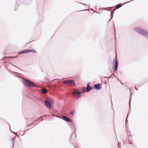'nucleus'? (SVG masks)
<instances>
[{
  "mask_svg": "<svg viewBox=\"0 0 148 148\" xmlns=\"http://www.w3.org/2000/svg\"><path fill=\"white\" fill-rule=\"evenodd\" d=\"M52 116H56V117L59 118L60 119H61V118H60V117L59 116H58V115H53Z\"/></svg>",
  "mask_w": 148,
  "mask_h": 148,
  "instance_id": "a878e982",
  "label": "nucleus"
},
{
  "mask_svg": "<svg viewBox=\"0 0 148 148\" xmlns=\"http://www.w3.org/2000/svg\"><path fill=\"white\" fill-rule=\"evenodd\" d=\"M116 9H115L114 8H113L112 10L113 12H114V11L116 10Z\"/></svg>",
  "mask_w": 148,
  "mask_h": 148,
  "instance_id": "f704fd0d",
  "label": "nucleus"
},
{
  "mask_svg": "<svg viewBox=\"0 0 148 148\" xmlns=\"http://www.w3.org/2000/svg\"><path fill=\"white\" fill-rule=\"evenodd\" d=\"M120 82H121V84L122 85H123V83H122V82L121 81Z\"/></svg>",
  "mask_w": 148,
  "mask_h": 148,
  "instance_id": "58836bf2",
  "label": "nucleus"
},
{
  "mask_svg": "<svg viewBox=\"0 0 148 148\" xmlns=\"http://www.w3.org/2000/svg\"><path fill=\"white\" fill-rule=\"evenodd\" d=\"M14 144H13V146L12 148H13L14 147Z\"/></svg>",
  "mask_w": 148,
  "mask_h": 148,
  "instance_id": "8fccbe9b",
  "label": "nucleus"
},
{
  "mask_svg": "<svg viewBox=\"0 0 148 148\" xmlns=\"http://www.w3.org/2000/svg\"><path fill=\"white\" fill-rule=\"evenodd\" d=\"M33 125V123H32L29 124L27 125L26 126V127H28L30 126H32Z\"/></svg>",
  "mask_w": 148,
  "mask_h": 148,
  "instance_id": "5701e85b",
  "label": "nucleus"
},
{
  "mask_svg": "<svg viewBox=\"0 0 148 148\" xmlns=\"http://www.w3.org/2000/svg\"><path fill=\"white\" fill-rule=\"evenodd\" d=\"M78 3H79V4H82V5H86V4L84 3H80V2H78Z\"/></svg>",
  "mask_w": 148,
  "mask_h": 148,
  "instance_id": "2f4dec72",
  "label": "nucleus"
},
{
  "mask_svg": "<svg viewBox=\"0 0 148 148\" xmlns=\"http://www.w3.org/2000/svg\"><path fill=\"white\" fill-rule=\"evenodd\" d=\"M71 144L73 145V147H74V148H76V146H75V145H74V144H73V143H71Z\"/></svg>",
  "mask_w": 148,
  "mask_h": 148,
  "instance_id": "473e14b6",
  "label": "nucleus"
},
{
  "mask_svg": "<svg viewBox=\"0 0 148 148\" xmlns=\"http://www.w3.org/2000/svg\"><path fill=\"white\" fill-rule=\"evenodd\" d=\"M95 12L97 14H99L100 13L99 12Z\"/></svg>",
  "mask_w": 148,
  "mask_h": 148,
  "instance_id": "c03bdc74",
  "label": "nucleus"
},
{
  "mask_svg": "<svg viewBox=\"0 0 148 148\" xmlns=\"http://www.w3.org/2000/svg\"><path fill=\"white\" fill-rule=\"evenodd\" d=\"M47 90L45 89H43L42 90V92L44 93H45L47 92Z\"/></svg>",
  "mask_w": 148,
  "mask_h": 148,
  "instance_id": "4be33fe9",
  "label": "nucleus"
},
{
  "mask_svg": "<svg viewBox=\"0 0 148 148\" xmlns=\"http://www.w3.org/2000/svg\"><path fill=\"white\" fill-rule=\"evenodd\" d=\"M135 89L136 90H138V88H137V87H135Z\"/></svg>",
  "mask_w": 148,
  "mask_h": 148,
  "instance_id": "ea45409f",
  "label": "nucleus"
},
{
  "mask_svg": "<svg viewBox=\"0 0 148 148\" xmlns=\"http://www.w3.org/2000/svg\"><path fill=\"white\" fill-rule=\"evenodd\" d=\"M74 113H75V111H74V110H73L72 112H71L70 114L72 116H73L74 115Z\"/></svg>",
  "mask_w": 148,
  "mask_h": 148,
  "instance_id": "b1692460",
  "label": "nucleus"
},
{
  "mask_svg": "<svg viewBox=\"0 0 148 148\" xmlns=\"http://www.w3.org/2000/svg\"><path fill=\"white\" fill-rule=\"evenodd\" d=\"M123 5H122L121 3H119V4H117L116 5V9H117L120 8Z\"/></svg>",
  "mask_w": 148,
  "mask_h": 148,
  "instance_id": "f8f14e48",
  "label": "nucleus"
},
{
  "mask_svg": "<svg viewBox=\"0 0 148 148\" xmlns=\"http://www.w3.org/2000/svg\"><path fill=\"white\" fill-rule=\"evenodd\" d=\"M89 11V10H88V9H84V10H80L79 11Z\"/></svg>",
  "mask_w": 148,
  "mask_h": 148,
  "instance_id": "c85d7f7f",
  "label": "nucleus"
},
{
  "mask_svg": "<svg viewBox=\"0 0 148 148\" xmlns=\"http://www.w3.org/2000/svg\"><path fill=\"white\" fill-rule=\"evenodd\" d=\"M63 117L64 118L62 119L61 118V119H62L66 121V122H69V121H71L72 120V119H70L69 118H68V117H67L65 116H63Z\"/></svg>",
  "mask_w": 148,
  "mask_h": 148,
  "instance_id": "1a4fd4ad",
  "label": "nucleus"
},
{
  "mask_svg": "<svg viewBox=\"0 0 148 148\" xmlns=\"http://www.w3.org/2000/svg\"><path fill=\"white\" fill-rule=\"evenodd\" d=\"M104 78H107L108 79H109L110 78H113V77H112L111 76H110L108 77L105 76V77H104Z\"/></svg>",
  "mask_w": 148,
  "mask_h": 148,
  "instance_id": "412c9836",
  "label": "nucleus"
},
{
  "mask_svg": "<svg viewBox=\"0 0 148 148\" xmlns=\"http://www.w3.org/2000/svg\"><path fill=\"white\" fill-rule=\"evenodd\" d=\"M73 120L72 119L71 121H69L68 123L71 129L73 134H74L75 131V128L73 124Z\"/></svg>",
  "mask_w": 148,
  "mask_h": 148,
  "instance_id": "20e7f679",
  "label": "nucleus"
},
{
  "mask_svg": "<svg viewBox=\"0 0 148 148\" xmlns=\"http://www.w3.org/2000/svg\"><path fill=\"white\" fill-rule=\"evenodd\" d=\"M30 94H31L32 95H33V94H32V93H31Z\"/></svg>",
  "mask_w": 148,
  "mask_h": 148,
  "instance_id": "6e6d98bb",
  "label": "nucleus"
},
{
  "mask_svg": "<svg viewBox=\"0 0 148 148\" xmlns=\"http://www.w3.org/2000/svg\"><path fill=\"white\" fill-rule=\"evenodd\" d=\"M134 30L137 33L148 38V32L146 30L139 27H135Z\"/></svg>",
  "mask_w": 148,
  "mask_h": 148,
  "instance_id": "f257e3e1",
  "label": "nucleus"
},
{
  "mask_svg": "<svg viewBox=\"0 0 148 148\" xmlns=\"http://www.w3.org/2000/svg\"><path fill=\"white\" fill-rule=\"evenodd\" d=\"M129 143L130 144H132L134 145V144L133 143V141L131 140L132 139V138L130 136L129 137Z\"/></svg>",
  "mask_w": 148,
  "mask_h": 148,
  "instance_id": "2eb2a0df",
  "label": "nucleus"
},
{
  "mask_svg": "<svg viewBox=\"0 0 148 148\" xmlns=\"http://www.w3.org/2000/svg\"><path fill=\"white\" fill-rule=\"evenodd\" d=\"M73 134H73V133H72V134H71V135H70V138H71V137L72 136Z\"/></svg>",
  "mask_w": 148,
  "mask_h": 148,
  "instance_id": "79ce46f5",
  "label": "nucleus"
},
{
  "mask_svg": "<svg viewBox=\"0 0 148 148\" xmlns=\"http://www.w3.org/2000/svg\"><path fill=\"white\" fill-rule=\"evenodd\" d=\"M113 66L112 68L113 71L114 72H116L117 73V70L119 66V62L117 58V55L115 57L113 60Z\"/></svg>",
  "mask_w": 148,
  "mask_h": 148,
  "instance_id": "7ed1b4c3",
  "label": "nucleus"
},
{
  "mask_svg": "<svg viewBox=\"0 0 148 148\" xmlns=\"http://www.w3.org/2000/svg\"><path fill=\"white\" fill-rule=\"evenodd\" d=\"M110 10L111 11V14H110L111 17L110 18V20H111L112 18L113 17L114 12H113V11L111 9H110Z\"/></svg>",
  "mask_w": 148,
  "mask_h": 148,
  "instance_id": "4468645a",
  "label": "nucleus"
},
{
  "mask_svg": "<svg viewBox=\"0 0 148 148\" xmlns=\"http://www.w3.org/2000/svg\"><path fill=\"white\" fill-rule=\"evenodd\" d=\"M110 20V19L108 21V23L110 21V20Z\"/></svg>",
  "mask_w": 148,
  "mask_h": 148,
  "instance_id": "09e8293b",
  "label": "nucleus"
},
{
  "mask_svg": "<svg viewBox=\"0 0 148 148\" xmlns=\"http://www.w3.org/2000/svg\"><path fill=\"white\" fill-rule=\"evenodd\" d=\"M81 93L80 91H79L78 90H75V91L73 92V96L74 97H76V95L77 94H78V96L76 97L77 99H79L81 97V94L80 93Z\"/></svg>",
  "mask_w": 148,
  "mask_h": 148,
  "instance_id": "39448f33",
  "label": "nucleus"
},
{
  "mask_svg": "<svg viewBox=\"0 0 148 148\" xmlns=\"http://www.w3.org/2000/svg\"><path fill=\"white\" fill-rule=\"evenodd\" d=\"M14 140V138H12V140L13 141Z\"/></svg>",
  "mask_w": 148,
  "mask_h": 148,
  "instance_id": "49530a36",
  "label": "nucleus"
},
{
  "mask_svg": "<svg viewBox=\"0 0 148 148\" xmlns=\"http://www.w3.org/2000/svg\"><path fill=\"white\" fill-rule=\"evenodd\" d=\"M102 88L101 86L100 83L96 84L94 85L93 88H94L97 90H99Z\"/></svg>",
  "mask_w": 148,
  "mask_h": 148,
  "instance_id": "423d86ee",
  "label": "nucleus"
},
{
  "mask_svg": "<svg viewBox=\"0 0 148 148\" xmlns=\"http://www.w3.org/2000/svg\"><path fill=\"white\" fill-rule=\"evenodd\" d=\"M29 129H28L27 130H26L28 131V130H29Z\"/></svg>",
  "mask_w": 148,
  "mask_h": 148,
  "instance_id": "864d4df0",
  "label": "nucleus"
},
{
  "mask_svg": "<svg viewBox=\"0 0 148 148\" xmlns=\"http://www.w3.org/2000/svg\"><path fill=\"white\" fill-rule=\"evenodd\" d=\"M16 4H17V1H16ZM19 6V4H18L17 7V5H16H16L15 6V9H14L15 11L18 8V7Z\"/></svg>",
  "mask_w": 148,
  "mask_h": 148,
  "instance_id": "6ab92c4d",
  "label": "nucleus"
},
{
  "mask_svg": "<svg viewBox=\"0 0 148 148\" xmlns=\"http://www.w3.org/2000/svg\"><path fill=\"white\" fill-rule=\"evenodd\" d=\"M38 119H36L32 123H33V124H34V123L37 121H38Z\"/></svg>",
  "mask_w": 148,
  "mask_h": 148,
  "instance_id": "7c9ffc66",
  "label": "nucleus"
},
{
  "mask_svg": "<svg viewBox=\"0 0 148 148\" xmlns=\"http://www.w3.org/2000/svg\"><path fill=\"white\" fill-rule=\"evenodd\" d=\"M146 83V82H145L143 83L142 84H141L140 85H141V86H142V85H143L144 84H145V83Z\"/></svg>",
  "mask_w": 148,
  "mask_h": 148,
  "instance_id": "4c0bfd02",
  "label": "nucleus"
},
{
  "mask_svg": "<svg viewBox=\"0 0 148 148\" xmlns=\"http://www.w3.org/2000/svg\"><path fill=\"white\" fill-rule=\"evenodd\" d=\"M8 124L9 125V126H10V124L8 123Z\"/></svg>",
  "mask_w": 148,
  "mask_h": 148,
  "instance_id": "a18cd8bd",
  "label": "nucleus"
},
{
  "mask_svg": "<svg viewBox=\"0 0 148 148\" xmlns=\"http://www.w3.org/2000/svg\"><path fill=\"white\" fill-rule=\"evenodd\" d=\"M93 89V87H92L90 86V83H88L87 85V90L86 92H88L91 90Z\"/></svg>",
  "mask_w": 148,
  "mask_h": 148,
  "instance_id": "6e6552de",
  "label": "nucleus"
},
{
  "mask_svg": "<svg viewBox=\"0 0 148 148\" xmlns=\"http://www.w3.org/2000/svg\"><path fill=\"white\" fill-rule=\"evenodd\" d=\"M146 83V82H145L143 83L142 84H141L140 85H141V86H142V85H143L144 84H145V83Z\"/></svg>",
  "mask_w": 148,
  "mask_h": 148,
  "instance_id": "e433bc0d",
  "label": "nucleus"
},
{
  "mask_svg": "<svg viewBox=\"0 0 148 148\" xmlns=\"http://www.w3.org/2000/svg\"><path fill=\"white\" fill-rule=\"evenodd\" d=\"M23 83L25 87L28 88L35 87L36 86L33 82L25 78L23 79Z\"/></svg>",
  "mask_w": 148,
  "mask_h": 148,
  "instance_id": "f03ea898",
  "label": "nucleus"
},
{
  "mask_svg": "<svg viewBox=\"0 0 148 148\" xmlns=\"http://www.w3.org/2000/svg\"><path fill=\"white\" fill-rule=\"evenodd\" d=\"M118 145V147H119V145Z\"/></svg>",
  "mask_w": 148,
  "mask_h": 148,
  "instance_id": "13d9d810",
  "label": "nucleus"
},
{
  "mask_svg": "<svg viewBox=\"0 0 148 148\" xmlns=\"http://www.w3.org/2000/svg\"><path fill=\"white\" fill-rule=\"evenodd\" d=\"M69 81H70L69 82L70 84H73V85H75V82L73 80H69Z\"/></svg>",
  "mask_w": 148,
  "mask_h": 148,
  "instance_id": "a211bd4d",
  "label": "nucleus"
},
{
  "mask_svg": "<svg viewBox=\"0 0 148 148\" xmlns=\"http://www.w3.org/2000/svg\"><path fill=\"white\" fill-rule=\"evenodd\" d=\"M10 132L14 134L16 136H17L19 138L20 137H19V136L17 134V132H13V131H12V130H11L10 129Z\"/></svg>",
  "mask_w": 148,
  "mask_h": 148,
  "instance_id": "dca6fc26",
  "label": "nucleus"
},
{
  "mask_svg": "<svg viewBox=\"0 0 148 148\" xmlns=\"http://www.w3.org/2000/svg\"><path fill=\"white\" fill-rule=\"evenodd\" d=\"M26 131H27V130H24L23 131V133H25V132H26Z\"/></svg>",
  "mask_w": 148,
  "mask_h": 148,
  "instance_id": "a19ab883",
  "label": "nucleus"
},
{
  "mask_svg": "<svg viewBox=\"0 0 148 148\" xmlns=\"http://www.w3.org/2000/svg\"><path fill=\"white\" fill-rule=\"evenodd\" d=\"M44 103L45 106L49 108H50L53 106L52 105L47 101H45Z\"/></svg>",
  "mask_w": 148,
  "mask_h": 148,
  "instance_id": "0eeeda50",
  "label": "nucleus"
},
{
  "mask_svg": "<svg viewBox=\"0 0 148 148\" xmlns=\"http://www.w3.org/2000/svg\"><path fill=\"white\" fill-rule=\"evenodd\" d=\"M29 42L28 43H29L30 42Z\"/></svg>",
  "mask_w": 148,
  "mask_h": 148,
  "instance_id": "bf43d9fd",
  "label": "nucleus"
},
{
  "mask_svg": "<svg viewBox=\"0 0 148 148\" xmlns=\"http://www.w3.org/2000/svg\"><path fill=\"white\" fill-rule=\"evenodd\" d=\"M82 88L83 91H86V88L85 87H84Z\"/></svg>",
  "mask_w": 148,
  "mask_h": 148,
  "instance_id": "c756f323",
  "label": "nucleus"
},
{
  "mask_svg": "<svg viewBox=\"0 0 148 148\" xmlns=\"http://www.w3.org/2000/svg\"><path fill=\"white\" fill-rule=\"evenodd\" d=\"M7 57H6V56H5V57H4L3 58V60H5V61H7V60H6V59H7Z\"/></svg>",
  "mask_w": 148,
  "mask_h": 148,
  "instance_id": "393cba45",
  "label": "nucleus"
},
{
  "mask_svg": "<svg viewBox=\"0 0 148 148\" xmlns=\"http://www.w3.org/2000/svg\"><path fill=\"white\" fill-rule=\"evenodd\" d=\"M79 90H81V91H83V88H79Z\"/></svg>",
  "mask_w": 148,
  "mask_h": 148,
  "instance_id": "72a5a7b5",
  "label": "nucleus"
},
{
  "mask_svg": "<svg viewBox=\"0 0 148 148\" xmlns=\"http://www.w3.org/2000/svg\"><path fill=\"white\" fill-rule=\"evenodd\" d=\"M43 116H41L40 117V118H38V120H39V119H40L42 117H43Z\"/></svg>",
  "mask_w": 148,
  "mask_h": 148,
  "instance_id": "c9c22d12",
  "label": "nucleus"
},
{
  "mask_svg": "<svg viewBox=\"0 0 148 148\" xmlns=\"http://www.w3.org/2000/svg\"><path fill=\"white\" fill-rule=\"evenodd\" d=\"M114 31L115 32V29H114Z\"/></svg>",
  "mask_w": 148,
  "mask_h": 148,
  "instance_id": "4d7b16f0",
  "label": "nucleus"
},
{
  "mask_svg": "<svg viewBox=\"0 0 148 148\" xmlns=\"http://www.w3.org/2000/svg\"><path fill=\"white\" fill-rule=\"evenodd\" d=\"M90 10H93V11H94V10H93V9L92 8H91L90 9Z\"/></svg>",
  "mask_w": 148,
  "mask_h": 148,
  "instance_id": "de8ad7c7",
  "label": "nucleus"
},
{
  "mask_svg": "<svg viewBox=\"0 0 148 148\" xmlns=\"http://www.w3.org/2000/svg\"><path fill=\"white\" fill-rule=\"evenodd\" d=\"M131 95H130V98L129 99V106L130 108V110L131 109Z\"/></svg>",
  "mask_w": 148,
  "mask_h": 148,
  "instance_id": "ddd939ff",
  "label": "nucleus"
},
{
  "mask_svg": "<svg viewBox=\"0 0 148 148\" xmlns=\"http://www.w3.org/2000/svg\"><path fill=\"white\" fill-rule=\"evenodd\" d=\"M24 135V134H22V135H21V136H23Z\"/></svg>",
  "mask_w": 148,
  "mask_h": 148,
  "instance_id": "5fc2aeb1",
  "label": "nucleus"
},
{
  "mask_svg": "<svg viewBox=\"0 0 148 148\" xmlns=\"http://www.w3.org/2000/svg\"><path fill=\"white\" fill-rule=\"evenodd\" d=\"M26 50H23L18 52V54H22L24 53H27Z\"/></svg>",
  "mask_w": 148,
  "mask_h": 148,
  "instance_id": "9b49d317",
  "label": "nucleus"
},
{
  "mask_svg": "<svg viewBox=\"0 0 148 148\" xmlns=\"http://www.w3.org/2000/svg\"><path fill=\"white\" fill-rule=\"evenodd\" d=\"M88 8H89L90 7V6L89 5H88Z\"/></svg>",
  "mask_w": 148,
  "mask_h": 148,
  "instance_id": "603ef678",
  "label": "nucleus"
},
{
  "mask_svg": "<svg viewBox=\"0 0 148 148\" xmlns=\"http://www.w3.org/2000/svg\"><path fill=\"white\" fill-rule=\"evenodd\" d=\"M111 73L112 74V73H112V71H111ZM111 76H112V77H113V75H111Z\"/></svg>",
  "mask_w": 148,
  "mask_h": 148,
  "instance_id": "37998d69",
  "label": "nucleus"
},
{
  "mask_svg": "<svg viewBox=\"0 0 148 148\" xmlns=\"http://www.w3.org/2000/svg\"><path fill=\"white\" fill-rule=\"evenodd\" d=\"M141 86V85H140L138 86V87H140Z\"/></svg>",
  "mask_w": 148,
  "mask_h": 148,
  "instance_id": "3c124183",
  "label": "nucleus"
},
{
  "mask_svg": "<svg viewBox=\"0 0 148 148\" xmlns=\"http://www.w3.org/2000/svg\"><path fill=\"white\" fill-rule=\"evenodd\" d=\"M32 92L34 94H35L36 93V91L35 90H32Z\"/></svg>",
  "mask_w": 148,
  "mask_h": 148,
  "instance_id": "bb28decb",
  "label": "nucleus"
},
{
  "mask_svg": "<svg viewBox=\"0 0 148 148\" xmlns=\"http://www.w3.org/2000/svg\"><path fill=\"white\" fill-rule=\"evenodd\" d=\"M112 75H113V78L114 77H115L117 79V80L118 81L120 82L121 81V80L119 79L118 78V77L116 76L115 75H114V73H112Z\"/></svg>",
  "mask_w": 148,
  "mask_h": 148,
  "instance_id": "f3484780",
  "label": "nucleus"
},
{
  "mask_svg": "<svg viewBox=\"0 0 148 148\" xmlns=\"http://www.w3.org/2000/svg\"><path fill=\"white\" fill-rule=\"evenodd\" d=\"M26 50L27 53H28L30 52H31L32 53H35L36 52V51L33 49H31Z\"/></svg>",
  "mask_w": 148,
  "mask_h": 148,
  "instance_id": "9d476101",
  "label": "nucleus"
},
{
  "mask_svg": "<svg viewBox=\"0 0 148 148\" xmlns=\"http://www.w3.org/2000/svg\"><path fill=\"white\" fill-rule=\"evenodd\" d=\"M70 81L69 80H66L64 81V82L65 83H68Z\"/></svg>",
  "mask_w": 148,
  "mask_h": 148,
  "instance_id": "cd10ccee",
  "label": "nucleus"
},
{
  "mask_svg": "<svg viewBox=\"0 0 148 148\" xmlns=\"http://www.w3.org/2000/svg\"><path fill=\"white\" fill-rule=\"evenodd\" d=\"M130 114V112H129V113H128L127 116L126 118V119H125L126 124H128V120L127 119V117H128V115L129 114Z\"/></svg>",
  "mask_w": 148,
  "mask_h": 148,
  "instance_id": "aec40b11",
  "label": "nucleus"
}]
</instances>
